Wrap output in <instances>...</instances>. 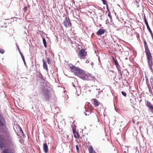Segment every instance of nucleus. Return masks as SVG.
<instances>
[{
  "mask_svg": "<svg viewBox=\"0 0 153 153\" xmlns=\"http://www.w3.org/2000/svg\"><path fill=\"white\" fill-rule=\"evenodd\" d=\"M42 88V92L46 101H48L51 98L50 91L48 85Z\"/></svg>",
  "mask_w": 153,
  "mask_h": 153,
  "instance_id": "obj_2",
  "label": "nucleus"
},
{
  "mask_svg": "<svg viewBox=\"0 0 153 153\" xmlns=\"http://www.w3.org/2000/svg\"><path fill=\"white\" fill-rule=\"evenodd\" d=\"M16 46H17H17H18V45H17V44H16Z\"/></svg>",
  "mask_w": 153,
  "mask_h": 153,
  "instance_id": "obj_46",
  "label": "nucleus"
},
{
  "mask_svg": "<svg viewBox=\"0 0 153 153\" xmlns=\"http://www.w3.org/2000/svg\"><path fill=\"white\" fill-rule=\"evenodd\" d=\"M73 133L74 134V136L75 138H79V136L78 134V133L77 132V131L74 130V129L73 130Z\"/></svg>",
  "mask_w": 153,
  "mask_h": 153,
  "instance_id": "obj_16",
  "label": "nucleus"
},
{
  "mask_svg": "<svg viewBox=\"0 0 153 153\" xmlns=\"http://www.w3.org/2000/svg\"><path fill=\"white\" fill-rule=\"evenodd\" d=\"M75 88L76 90V93H75V94L77 95V96H79V94L78 93H77V90L76 88Z\"/></svg>",
  "mask_w": 153,
  "mask_h": 153,
  "instance_id": "obj_33",
  "label": "nucleus"
},
{
  "mask_svg": "<svg viewBox=\"0 0 153 153\" xmlns=\"http://www.w3.org/2000/svg\"><path fill=\"white\" fill-rule=\"evenodd\" d=\"M146 83L147 85H148V84H150L149 82L148 79H146Z\"/></svg>",
  "mask_w": 153,
  "mask_h": 153,
  "instance_id": "obj_29",
  "label": "nucleus"
},
{
  "mask_svg": "<svg viewBox=\"0 0 153 153\" xmlns=\"http://www.w3.org/2000/svg\"><path fill=\"white\" fill-rule=\"evenodd\" d=\"M93 104L96 106H98L99 105V103L98 102L97 100L96 99H93Z\"/></svg>",
  "mask_w": 153,
  "mask_h": 153,
  "instance_id": "obj_15",
  "label": "nucleus"
},
{
  "mask_svg": "<svg viewBox=\"0 0 153 153\" xmlns=\"http://www.w3.org/2000/svg\"><path fill=\"white\" fill-rule=\"evenodd\" d=\"M63 23L64 26L66 27H68L71 25V23L69 18L68 19H67L66 18L64 21Z\"/></svg>",
  "mask_w": 153,
  "mask_h": 153,
  "instance_id": "obj_7",
  "label": "nucleus"
},
{
  "mask_svg": "<svg viewBox=\"0 0 153 153\" xmlns=\"http://www.w3.org/2000/svg\"><path fill=\"white\" fill-rule=\"evenodd\" d=\"M85 114L86 116L88 115L91 114V111L89 108H86L85 106Z\"/></svg>",
  "mask_w": 153,
  "mask_h": 153,
  "instance_id": "obj_13",
  "label": "nucleus"
},
{
  "mask_svg": "<svg viewBox=\"0 0 153 153\" xmlns=\"http://www.w3.org/2000/svg\"><path fill=\"white\" fill-rule=\"evenodd\" d=\"M47 61L48 63L49 64L50 63V59L49 57L47 58Z\"/></svg>",
  "mask_w": 153,
  "mask_h": 153,
  "instance_id": "obj_26",
  "label": "nucleus"
},
{
  "mask_svg": "<svg viewBox=\"0 0 153 153\" xmlns=\"http://www.w3.org/2000/svg\"><path fill=\"white\" fill-rule=\"evenodd\" d=\"M76 150H77V151H79V148L78 145H76Z\"/></svg>",
  "mask_w": 153,
  "mask_h": 153,
  "instance_id": "obj_31",
  "label": "nucleus"
},
{
  "mask_svg": "<svg viewBox=\"0 0 153 153\" xmlns=\"http://www.w3.org/2000/svg\"><path fill=\"white\" fill-rule=\"evenodd\" d=\"M42 61L43 62V67L44 69L45 70H48V68L46 62L44 59H42Z\"/></svg>",
  "mask_w": 153,
  "mask_h": 153,
  "instance_id": "obj_14",
  "label": "nucleus"
},
{
  "mask_svg": "<svg viewBox=\"0 0 153 153\" xmlns=\"http://www.w3.org/2000/svg\"><path fill=\"white\" fill-rule=\"evenodd\" d=\"M136 5L137 7H138L139 6V4H138V3H137V4H136Z\"/></svg>",
  "mask_w": 153,
  "mask_h": 153,
  "instance_id": "obj_40",
  "label": "nucleus"
},
{
  "mask_svg": "<svg viewBox=\"0 0 153 153\" xmlns=\"http://www.w3.org/2000/svg\"><path fill=\"white\" fill-rule=\"evenodd\" d=\"M144 45L145 49V52L147 60L148 65L151 71L153 73V58L146 41H144Z\"/></svg>",
  "mask_w": 153,
  "mask_h": 153,
  "instance_id": "obj_1",
  "label": "nucleus"
},
{
  "mask_svg": "<svg viewBox=\"0 0 153 153\" xmlns=\"http://www.w3.org/2000/svg\"><path fill=\"white\" fill-rule=\"evenodd\" d=\"M106 7H107V10H108V7L106 6Z\"/></svg>",
  "mask_w": 153,
  "mask_h": 153,
  "instance_id": "obj_45",
  "label": "nucleus"
},
{
  "mask_svg": "<svg viewBox=\"0 0 153 153\" xmlns=\"http://www.w3.org/2000/svg\"><path fill=\"white\" fill-rule=\"evenodd\" d=\"M148 87V88L149 89H150V88H151V87L150 84H148V85H147Z\"/></svg>",
  "mask_w": 153,
  "mask_h": 153,
  "instance_id": "obj_32",
  "label": "nucleus"
},
{
  "mask_svg": "<svg viewBox=\"0 0 153 153\" xmlns=\"http://www.w3.org/2000/svg\"><path fill=\"white\" fill-rule=\"evenodd\" d=\"M135 1H136V2L137 3H138L137 0H135Z\"/></svg>",
  "mask_w": 153,
  "mask_h": 153,
  "instance_id": "obj_43",
  "label": "nucleus"
},
{
  "mask_svg": "<svg viewBox=\"0 0 153 153\" xmlns=\"http://www.w3.org/2000/svg\"><path fill=\"white\" fill-rule=\"evenodd\" d=\"M81 76L80 78L84 80H94V77L90 74L86 73L84 71L82 75Z\"/></svg>",
  "mask_w": 153,
  "mask_h": 153,
  "instance_id": "obj_4",
  "label": "nucleus"
},
{
  "mask_svg": "<svg viewBox=\"0 0 153 153\" xmlns=\"http://www.w3.org/2000/svg\"><path fill=\"white\" fill-rule=\"evenodd\" d=\"M16 46H17H17H18V45H17V44H16Z\"/></svg>",
  "mask_w": 153,
  "mask_h": 153,
  "instance_id": "obj_47",
  "label": "nucleus"
},
{
  "mask_svg": "<svg viewBox=\"0 0 153 153\" xmlns=\"http://www.w3.org/2000/svg\"><path fill=\"white\" fill-rule=\"evenodd\" d=\"M114 64L116 67V68H117L118 67H120V65L118 64V63L117 59H114Z\"/></svg>",
  "mask_w": 153,
  "mask_h": 153,
  "instance_id": "obj_19",
  "label": "nucleus"
},
{
  "mask_svg": "<svg viewBox=\"0 0 153 153\" xmlns=\"http://www.w3.org/2000/svg\"><path fill=\"white\" fill-rule=\"evenodd\" d=\"M89 151L90 153H97L93 149L92 146H90L89 148Z\"/></svg>",
  "mask_w": 153,
  "mask_h": 153,
  "instance_id": "obj_17",
  "label": "nucleus"
},
{
  "mask_svg": "<svg viewBox=\"0 0 153 153\" xmlns=\"http://www.w3.org/2000/svg\"><path fill=\"white\" fill-rule=\"evenodd\" d=\"M105 30L103 29H100L97 32V35H101L104 33Z\"/></svg>",
  "mask_w": 153,
  "mask_h": 153,
  "instance_id": "obj_12",
  "label": "nucleus"
},
{
  "mask_svg": "<svg viewBox=\"0 0 153 153\" xmlns=\"http://www.w3.org/2000/svg\"><path fill=\"white\" fill-rule=\"evenodd\" d=\"M123 153H126V151H124L123 152Z\"/></svg>",
  "mask_w": 153,
  "mask_h": 153,
  "instance_id": "obj_44",
  "label": "nucleus"
},
{
  "mask_svg": "<svg viewBox=\"0 0 153 153\" xmlns=\"http://www.w3.org/2000/svg\"><path fill=\"white\" fill-rule=\"evenodd\" d=\"M150 82L152 85V88H153V78L152 77L150 79Z\"/></svg>",
  "mask_w": 153,
  "mask_h": 153,
  "instance_id": "obj_21",
  "label": "nucleus"
},
{
  "mask_svg": "<svg viewBox=\"0 0 153 153\" xmlns=\"http://www.w3.org/2000/svg\"><path fill=\"white\" fill-rule=\"evenodd\" d=\"M43 42L44 47H47V45L46 40L44 38H43Z\"/></svg>",
  "mask_w": 153,
  "mask_h": 153,
  "instance_id": "obj_20",
  "label": "nucleus"
},
{
  "mask_svg": "<svg viewBox=\"0 0 153 153\" xmlns=\"http://www.w3.org/2000/svg\"><path fill=\"white\" fill-rule=\"evenodd\" d=\"M1 137L0 136V149L2 150L4 148L5 143L4 142V140L6 141L2 137V134L1 133Z\"/></svg>",
  "mask_w": 153,
  "mask_h": 153,
  "instance_id": "obj_6",
  "label": "nucleus"
},
{
  "mask_svg": "<svg viewBox=\"0 0 153 153\" xmlns=\"http://www.w3.org/2000/svg\"><path fill=\"white\" fill-rule=\"evenodd\" d=\"M85 62L86 63H88L89 62V61L88 59H87L85 61Z\"/></svg>",
  "mask_w": 153,
  "mask_h": 153,
  "instance_id": "obj_36",
  "label": "nucleus"
},
{
  "mask_svg": "<svg viewBox=\"0 0 153 153\" xmlns=\"http://www.w3.org/2000/svg\"><path fill=\"white\" fill-rule=\"evenodd\" d=\"M19 53L21 55V57L22 59H23V58H24V56L23 55L22 53L20 52V51H19Z\"/></svg>",
  "mask_w": 153,
  "mask_h": 153,
  "instance_id": "obj_25",
  "label": "nucleus"
},
{
  "mask_svg": "<svg viewBox=\"0 0 153 153\" xmlns=\"http://www.w3.org/2000/svg\"><path fill=\"white\" fill-rule=\"evenodd\" d=\"M91 65L93 66L94 65V63H93V62H91Z\"/></svg>",
  "mask_w": 153,
  "mask_h": 153,
  "instance_id": "obj_39",
  "label": "nucleus"
},
{
  "mask_svg": "<svg viewBox=\"0 0 153 153\" xmlns=\"http://www.w3.org/2000/svg\"><path fill=\"white\" fill-rule=\"evenodd\" d=\"M119 73H120V76H122L123 75V74H122V73L121 72H120Z\"/></svg>",
  "mask_w": 153,
  "mask_h": 153,
  "instance_id": "obj_38",
  "label": "nucleus"
},
{
  "mask_svg": "<svg viewBox=\"0 0 153 153\" xmlns=\"http://www.w3.org/2000/svg\"><path fill=\"white\" fill-rule=\"evenodd\" d=\"M146 105L149 110L153 114V105L150 102L147 101L146 102Z\"/></svg>",
  "mask_w": 153,
  "mask_h": 153,
  "instance_id": "obj_8",
  "label": "nucleus"
},
{
  "mask_svg": "<svg viewBox=\"0 0 153 153\" xmlns=\"http://www.w3.org/2000/svg\"><path fill=\"white\" fill-rule=\"evenodd\" d=\"M103 4L104 5H106L107 4V2L106 0H101Z\"/></svg>",
  "mask_w": 153,
  "mask_h": 153,
  "instance_id": "obj_24",
  "label": "nucleus"
},
{
  "mask_svg": "<svg viewBox=\"0 0 153 153\" xmlns=\"http://www.w3.org/2000/svg\"><path fill=\"white\" fill-rule=\"evenodd\" d=\"M152 89H153V88H152Z\"/></svg>",
  "mask_w": 153,
  "mask_h": 153,
  "instance_id": "obj_49",
  "label": "nucleus"
},
{
  "mask_svg": "<svg viewBox=\"0 0 153 153\" xmlns=\"http://www.w3.org/2000/svg\"><path fill=\"white\" fill-rule=\"evenodd\" d=\"M79 54L80 57H84L86 55V53L84 49H82L79 52Z\"/></svg>",
  "mask_w": 153,
  "mask_h": 153,
  "instance_id": "obj_9",
  "label": "nucleus"
},
{
  "mask_svg": "<svg viewBox=\"0 0 153 153\" xmlns=\"http://www.w3.org/2000/svg\"><path fill=\"white\" fill-rule=\"evenodd\" d=\"M121 93L125 97H126V96H127V94H126V93L123 91H122L121 92Z\"/></svg>",
  "mask_w": 153,
  "mask_h": 153,
  "instance_id": "obj_22",
  "label": "nucleus"
},
{
  "mask_svg": "<svg viewBox=\"0 0 153 153\" xmlns=\"http://www.w3.org/2000/svg\"><path fill=\"white\" fill-rule=\"evenodd\" d=\"M36 77L37 80L41 83H43L44 86L45 84L46 85L48 84L46 83L44 78L40 72L37 73Z\"/></svg>",
  "mask_w": 153,
  "mask_h": 153,
  "instance_id": "obj_5",
  "label": "nucleus"
},
{
  "mask_svg": "<svg viewBox=\"0 0 153 153\" xmlns=\"http://www.w3.org/2000/svg\"><path fill=\"white\" fill-rule=\"evenodd\" d=\"M145 78H146V79H148V78L146 76H145Z\"/></svg>",
  "mask_w": 153,
  "mask_h": 153,
  "instance_id": "obj_42",
  "label": "nucleus"
},
{
  "mask_svg": "<svg viewBox=\"0 0 153 153\" xmlns=\"http://www.w3.org/2000/svg\"><path fill=\"white\" fill-rule=\"evenodd\" d=\"M4 52V50L1 48H0V53L1 54H3Z\"/></svg>",
  "mask_w": 153,
  "mask_h": 153,
  "instance_id": "obj_23",
  "label": "nucleus"
},
{
  "mask_svg": "<svg viewBox=\"0 0 153 153\" xmlns=\"http://www.w3.org/2000/svg\"><path fill=\"white\" fill-rule=\"evenodd\" d=\"M149 92L151 94V93L152 92V90L151 88H150V89H149Z\"/></svg>",
  "mask_w": 153,
  "mask_h": 153,
  "instance_id": "obj_34",
  "label": "nucleus"
},
{
  "mask_svg": "<svg viewBox=\"0 0 153 153\" xmlns=\"http://www.w3.org/2000/svg\"><path fill=\"white\" fill-rule=\"evenodd\" d=\"M119 67H118L117 68L119 73L120 72H121V69L119 68Z\"/></svg>",
  "mask_w": 153,
  "mask_h": 153,
  "instance_id": "obj_30",
  "label": "nucleus"
},
{
  "mask_svg": "<svg viewBox=\"0 0 153 153\" xmlns=\"http://www.w3.org/2000/svg\"><path fill=\"white\" fill-rule=\"evenodd\" d=\"M108 16L109 17H110L111 18V16L110 15V13H108Z\"/></svg>",
  "mask_w": 153,
  "mask_h": 153,
  "instance_id": "obj_35",
  "label": "nucleus"
},
{
  "mask_svg": "<svg viewBox=\"0 0 153 153\" xmlns=\"http://www.w3.org/2000/svg\"><path fill=\"white\" fill-rule=\"evenodd\" d=\"M27 6L25 7H24L23 8V10L25 12H26L27 10Z\"/></svg>",
  "mask_w": 153,
  "mask_h": 153,
  "instance_id": "obj_27",
  "label": "nucleus"
},
{
  "mask_svg": "<svg viewBox=\"0 0 153 153\" xmlns=\"http://www.w3.org/2000/svg\"><path fill=\"white\" fill-rule=\"evenodd\" d=\"M22 60H23V61L24 62V65H25L26 66V67H27L26 63V62H25V58H23V59H22Z\"/></svg>",
  "mask_w": 153,
  "mask_h": 153,
  "instance_id": "obj_28",
  "label": "nucleus"
},
{
  "mask_svg": "<svg viewBox=\"0 0 153 153\" xmlns=\"http://www.w3.org/2000/svg\"><path fill=\"white\" fill-rule=\"evenodd\" d=\"M43 150L45 153L48 152V147L46 143H44L43 144Z\"/></svg>",
  "mask_w": 153,
  "mask_h": 153,
  "instance_id": "obj_10",
  "label": "nucleus"
},
{
  "mask_svg": "<svg viewBox=\"0 0 153 153\" xmlns=\"http://www.w3.org/2000/svg\"><path fill=\"white\" fill-rule=\"evenodd\" d=\"M152 128H153V127H152Z\"/></svg>",
  "mask_w": 153,
  "mask_h": 153,
  "instance_id": "obj_48",
  "label": "nucleus"
},
{
  "mask_svg": "<svg viewBox=\"0 0 153 153\" xmlns=\"http://www.w3.org/2000/svg\"><path fill=\"white\" fill-rule=\"evenodd\" d=\"M17 48H18V50H19V51H20V50H19V47H18V46H17Z\"/></svg>",
  "mask_w": 153,
  "mask_h": 153,
  "instance_id": "obj_41",
  "label": "nucleus"
},
{
  "mask_svg": "<svg viewBox=\"0 0 153 153\" xmlns=\"http://www.w3.org/2000/svg\"><path fill=\"white\" fill-rule=\"evenodd\" d=\"M20 131L21 133H22L23 134V131L21 129Z\"/></svg>",
  "mask_w": 153,
  "mask_h": 153,
  "instance_id": "obj_37",
  "label": "nucleus"
},
{
  "mask_svg": "<svg viewBox=\"0 0 153 153\" xmlns=\"http://www.w3.org/2000/svg\"><path fill=\"white\" fill-rule=\"evenodd\" d=\"M123 74H124L126 76H128L129 74V72L127 71L126 69H125L122 71Z\"/></svg>",
  "mask_w": 153,
  "mask_h": 153,
  "instance_id": "obj_18",
  "label": "nucleus"
},
{
  "mask_svg": "<svg viewBox=\"0 0 153 153\" xmlns=\"http://www.w3.org/2000/svg\"><path fill=\"white\" fill-rule=\"evenodd\" d=\"M91 89L89 90V91H91V90L93 91H97L98 90L97 87V86L95 85H92L90 87Z\"/></svg>",
  "mask_w": 153,
  "mask_h": 153,
  "instance_id": "obj_11",
  "label": "nucleus"
},
{
  "mask_svg": "<svg viewBox=\"0 0 153 153\" xmlns=\"http://www.w3.org/2000/svg\"><path fill=\"white\" fill-rule=\"evenodd\" d=\"M71 71L72 72L74 73L76 75L78 76L79 78H80L81 76L84 71L79 68L76 67L74 66L72 67L71 69Z\"/></svg>",
  "mask_w": 153,
  "mask_h": 153,
  "instance_id": "obj_3",
  "label": "nucleus"
}]
</instances>
